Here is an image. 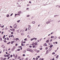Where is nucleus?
Wrapping results in <instances>:
<instances>
[{"label":"nucleus","instance_id":"f257e3e1","mask_svg":"<svg viewBox=\"0 0 60 60\" xmlns=\"http://www.w3.org/2000/svg\"><path fill=\"white\" fill-rule=\"evenodd\" d=\"M28 27H29L28 28V30H30V29H31V26L29 25L28 26Z\"/></svg>","mask_w":60,"mask_h":60},{"label":"nucleus","instance_id":"f03ea898","mask_svg":"<svg viewBox=\"0 0 60 60\" xmlns=\"http://www.w3.org/2000/svg\"><path fill=\"white\" fill-rule=\"evenodd\" d=\"M15 48H16V46H14L13 48L11 50L12 51H13L15 49Z\"/></svg>","mask_w":60,"mask_h":60},{"label":"nucleus","instance_id":"7ed1b4c3","mask_svg":"<svg viewBox=\"0 0 60 60\" xmlns=\"http://www.w3.org/2000/svg\"><path fill=\"white\" fill-rule=\"evenodd\" d=\"M30 52H32V53H33V52H34V51H33V50L32 49H30Z\"/></svg>","mask_w":60,"mask_h":60},{"label":"nucleus","instance_id":"20e7f679","mask_svg":"<svg viewBox=\"0 0 60 60\" xmlns=\"http://www.w3.org/2000/svg\"><path fill=\"white\" fill-rule=\"evenodd\" d=\"M17 27V26L16 25V24H15L14 26V28H15Z\"/></svg>","mask_w":60,"mask_h":60},{"label":"nucleus","instance_id":"39448f33","mask_svg":"<svg viewBox=\"0 0 60 60\" xmlns=\"http://www.w3.org/2000/svg\"><path fill=\"white\" fill-rule=\"evenodd\" d=\"M35 51H36L37 53H39L40 52V50H35Z\"/></svg>","mask_w":60,"mask_h":60},{"label":"nucleus","instance_id":"423d86ee","mask_svg":"<svg viewBox=\"0 0 60 60\" xmlns=\"http://www.w3.org/2000/svg\"><path fill=\"white\" fill-rule=\"evenodd\" d=\"M46 43H45V44H44V46H47V45L46 44Z\"/></svg>","mask_w":60,"mask_h":60},{"label":"nucleus","instance_id":"0eeeda50","mask_svg":"<svg viewBox=\"0 0 60 60\" xmlns=\"http://www.w3.org/2000/svg\"><path fill=\"white\" fill-rule=\"evenodd\" d=\"M30 49L28 48L27 49V51H30Z\"/></svg>","mask_w":60,"mask_h":60},{"label":"nucleus","instance_id":"6e6552de","mask_svg":"<svg viewBox=\"0 0 60 60\" xmlns=\"http://www.w3.org/2000/svg\"><path fill=\"white\" fill-rule=\"evenodd\" d=\"M48 53H49V51L48 50H47L46 51V54H47Z\"/></svg>","mask_w":60,"mask_h":60},{"label":"nucleus","instance_id":"1a4fd4ad","mask_svg":"<svg viewBox=\"0 0 60 60\" xmlns=\"http://www.w3.org/2000/svg\"><path fill=\"white\" fill-rule=\"evenodd\" d=\"M53 45H51L49 46V47L50 48H52V47H53Z\"/></svg>","mask_w":60,"mask_h":60},{"label":"nucleus","instance_id":"9d476101","mask_svg":"<svg viewBox=\"0 0 60 60\" xmlns=\"http://www.w3.org/2000/svg\"><path fill=\"white\" fill-rule=\"evenodd\" d=\"M50 22V21H48V22H46L47 24H49V23Z\"/></svg>","mask_w":60,"mask_h":60},{"label":"nucleus","instance_id":"9b49d317","mask_svg":"<svg viewBox=\"0 0 60 60\" xmlns=\"http://www.w3.org/2000/svg\"><path fill=\"white\" fill-rule=\"evenodd\" d=\"M14 41H12L11 42V44H13V43H14Z\"/></svg>","mask_w":60,"mask_h":60},{"label":"nucleus","instance_id":"f8f14e48","mask_svg":"<svg viewBox=\"0 0 60 60\" xmlns=\"http://www.w3.org/2000/svg\"><path fill=\"white\" fill-rule=\"evenodd\" d=\"M34 40H35V41H36L37 39V38H33Z\"/></svg>","mask_w":60,"mask_h":60},{"label":"nucleus","instance_id":"ddd939ff","mask_svg":"<svg viewBox=\"0 0 60 60\" xmlns=\"http://www.w3.org/2000/svg\"><path fill=\"white\" fill-rule=\"evenodd\" d=\"M0 27H2V28H4V25H3L2 26H1Z\"/></svg>","mask_w":60,"mask_h":60},{"label":"nucleus","instance_id":"4468645a","mask_svg":"<svg viewBox=\"0 0 60 60\" xmlns=\"http://www.w3.org/2000/svg\"><path fill=\"white\" fill-rule=\"evenodd\" d=\"M6 16L7 17H9V14L7 15Z\"/></svg>","mask_w":60,"mask_h":60},{"label":"nucleus","instance_id":"2eb2a0df","mask_svg":"<svg viewBox=\"0 0 60 60\" xmlns=\"http://www.w3.org/2000/svg\"><path fill=\"white\" fill-rule=\"evenodd\" d=\"M21 46H24V45H24V44L23 45V44L22 43L21 44Z\"/></svg>","mask_w":60,"mask_h":60},{"label":"nucleus","instance_id":"dca6fc26","mask_svg":"<svg viewBox=\"0 0 60 60\" xmlns=\"http://www.w3.org/2000/svg\"><path fill=\"white\" fill-rule=\"evenodd\" d=\"M19 13V14H20L21 13V11H19L18 12Z\"/></svg>","mask_w":60,"mask_h":60},{"label":"nucleus","instance_id":"f3484780","mask_svg":"<svg viewBox=\"0 0 60 60\" xmlns=\"http://www.w3.org/2000/svg\"><path fill=\"white\" fill-rule=\"evenodd\" d=\"M54 38V36H52L51 37V39H52V38Z\"/></svg>","mask_w":60,"mask_h":60},{"label":"nucleus","instance_id":"a211bd4d","mask_svg":"<svg viewBox=\"0 0 60 60\" xmlns=\"http://www.w3.org/2000/svg\"><path fill=\"white\" fill-rule=\"evenodd\" d=\"M52 49V48H50L49 49V50H50V51Z\"/></svg>","mask_w":60,"mask_h":60},{"label":"nucleus","instance_id":"6ab92c4d","mask_svg":"<svg viewBox=\"0 0 60 60\" xmlns=\"http://www.w3.org/2000/svg\"><path fill=\"white\" fill-rule=\"evenodd\" d=\"M20 21V20H18L17 21V23H19V22Z\"/></svg>","mask_w":60,"mask_h":60},{"label":"nucleus","instance_id":"aec40b11","mask_svg":"<svg viewBox=\"0 0 60 60\" xmlns=\"http://www.w3.org/2000/svg\"><path fill=\"white\" fill-rule=\"evenodd\" d=\"M17 51H20V49H19L17 50Z\"/></svg>","mask_w":60,"mask_h":60},{"label":"nucleus","instance_id":"412c9836","mask_svg":"<svg viewBox=\"0 0 60 60\" xmlns=\"http://www.w3.org/2000/svg\"><path fill=\"white\" fill-rule=\"evenodd\" d=\"M18 57V55L17 54H16V56H15V58H17Z\"/></svg>","mask_w":60,"mask_h":60},{"label":"nucleus","instance_id":"4be33fe9","mask_svg":"<svg viewBox=\"0 0 60 60\" xmlns=\"http://www.w3.org/2000/svg\"><path fill=\"white\" fill-rule=\"evenodd\" d=\"M18 59H20V57L19 56L18 57Z\"/></svg>","mask_w":60,"mask_h":60},{"label":"nucleus","instance_id":"5701e85b","mask_svg":"<svg viewBox=\"0 0 60 60\" xmlns=\"http://www.w3.org/2000/svg\"><path fill=\"white\" fill-rule=\"evenodd\" d=\"M33 40H34V38H32L30 39V41H33Z\"/></svg>","mask_w":60,"mask_h":60},{"label":"nucleus","instance_id":"b1692460","mask_svg":"<svg viewBox=\"0 0 60 60\" xmlns=\"http://www.w3.org/2000/svg\"><path fill=\"white\" fill-rule=\"evenodd\" d=\"M34 42H33L32 43V45H34Z\"/></svg>","mask_w":60,"mask_h":60},{"label":"nucleus","instance_id":"393cba45","mask_svg":"<svg viewBox=\"0 0 60 60\" xmlns=\"http://www.w3.org/2000/svg\"><path fill=\"white\" fill-rule=\"evenodd\" d=\"M4 57H7V55L6 54L5 55H4Z\"/></svg>","mask_w":60,"mask_h":60},{"label":"nucleus","instance_id":"a878e982","mask_svg":"<svg viewBox=\"0 0 60 60\" xmlns=\"http://www.w3.org/2000/svg\"><path fill=\"white\" fill-rule=\"evenodd\" d=\"M30 15H27V17H30Z\"/></svg>","mask_w":60,"mask_h":60},{"label":"nucleus","instance_id":"bb28decb","mask_svg":"<svg viewBox=\"0 0 60 60\" xmlns=\"http://www.w3.org/2000/svg\"><path fill=\"white\" fill-rule=\"evenodd\" d=\"M56 38H57V37H54V40L56 39Z\"/></svg>","mask_w":60,"mask_h":60},{"label":"nucleus","instance_id":"cd10ccee","mask_svg":"<svg viewBox=\"0 0 60 60\" xmlns=\"http://www.w3.org/2000/svg\"><path fill=\"white\" fill-rule=\"evenodd\" d=\"M10 58V56L8 57V59H9V58Z\"/></svg>","mask_w":60,"mask_h":60},{"label":"nucleus","instance_id":"c85d7f7f","mask_svg":"<svg viewBox=\"0 0 60 60\" xmlns=\"http://www.w3.org/2000/svg\"><path fill=\"white\" fill-rule=\"evenodd\" d=\"M58 56H59V55H57L56 56V58H58Z\"/></svg>","mask_w":60,"mask_h":60},{"label":"nucleus","instance_id":"c756f323","mask_svg":"<svg viewBox=\"0 0 60 60\" xmlns=\"http://www.w3.org/2000/svg\"><path fill=\"white\" fill-rule=\"evenodd\" d=\"M22 43H24V41L23 40H22L21 41Z\"/></svg>","mask_w":60,"mask_h":60},{"label":"nucleus","instance_id":"7c9ffc66","mask_svg":"<svg viewBox=\"0 0 60 60\" xmlns=\"http://www.w3.org/2000/svg\"><path fill=\"white\" fill-rule=\"evenodd\" d=\"M10 43H11V42H9L8 43H7V44H10Z\"/></svg>","mask_w":60,"mask_h":60},{"label":"nucleus","instance_id":"2f4dec72","mask_svg":"<svg viewBox=\"0 0 60 60\" xmlns=\"http://www.w3.org/2000/svg\"><path fill=\"white\" fill-rule=\"evenodd\" d=\"M23 52L24 53H26V50H24V51H23Z\"/></svg>","mask_w":60,"mask_h":60},{"label":"nucleus","instance_id":"473e14b6","mask_svg":"<svg viewBox=\"0 0 60 60\" xmlns=\"http://www.w3.org/2000/svg\"><path fill=\"white\" fill-rule=\"evenodd\" d=\"M35 45H33V48H35Z\"/></svg>","mask_w":60,"mask_h":60},{"label":"nucleus","instance_id":"72a5a7b5","mask_svg":"<svg viewBox=\"0 0 60 60\" xmlns=\"http://www.w3.org/2000/svg\"><path fill=\"white\" fill-rule=\"evenodd\" d=\"M6 59H7V58H5L3 59V60H6Z\"/></svg>","mask_w":60,"mask_h":60},{"label":"nucleus","instance_id":"f704fd0d","mask_svg":"<svg viewBox=\"0 0 60 60\" xmlns=\"http://www.w3.org/2000/svg\"><path fill=\"white\" fill-rule=\"evenodd\" d=\"M35 22H32V23L33 24H35Z\"/></svg>","mask_w":60,"mask_h":60},{"label":"nucleus","instance_id":"c9c22d12","mask_svg":"<svg viewBox=\"0 0 60 60\" xmlns=\"http://www.w3.org/2000/svg\"><path fill=\"white\" fill-rule=\"evenodd\" d=\"M29 48H32V46H31V45H30L29 46Z\"/></svg>","mask_w":60,"mask_h":60},{"label":"nucleus","instance_id":"e433bc0d","mask_svg":"<svg viewBox=\"0 0 60 60\" xmlns=\"http://www.w3.org/2000/svg\"><path fill=\"white\" fill-rule=\"evenodd\" d=\"M5 35H4L3 37V38H5Z\"/></svg>","mask_w":60,"mask_h":60},{"label":"nucleus","instance_id":"4c0bfd02","mask_svg":"<svg viewBox=\"0 0 60 60\" xmlns=\"http://www.w3.org/2000/svg\"><path fill=\"white\" fill-rule=\"evenodd\" d=\"M4 42H5V43H6V42H7V41H6V40H4Z\"/></svg>","mask_w":60,"mask_h":60},{"label":"nucleus","instance_id":"58836bf2","mask_svg":"<svg viewBox=\"0 0 60 60\" xmlns=\"http://www.w3.org/2000/svg\"><path fill=\"white\" fill-rule=\"evenodd\" d=\"M21 34L22 35H24V33H22Z\"/></svg>","mask_w":60,"mask_h":60},{"label":"nucleus","instance_id":"ea45409f","mask_svg":"<svg viewBox=\"0 0 60 60\" xmlns=\"http://www.w3.org/2000/svg\"><path fill=\"white\" fill-rule=\"evenodd\" d=\"M55 54V53L54 52H53L52 53V55H54Z\"/></svg>","mask_w":60,"mask_h":60},{"label":"nucleus","instance_id":"a19ab883","mask_svg":"<svg viewBox=\"0 0 60 60\" xmlns=\"http://www.w3.org/2000/svg\"><path fill=\"white\" fill-rule=\"evenodd\" d=\"M49 40H47L46 41V42H49Z\"/></svg>","mask_w":60,"mask_h":60},{"label":"nucleus","instance_id":"79ce46f5","mask_svg":"<svg viewBox=\"0 0 60 60\" xmlns=\"http://www.w3.org/2000/svg\"><path fill=\"white\" fill-rule=\"evenodd\" d=\"M16 40H19V39L18 38H16Z\"/></svg>","mask_w":60,"mask_h":60},{"label":"nucleus","instance_id":"37998d69","mask_svg":"<svg viewBox=\"0 0 60 60\" xmlns=\"http://www.w3.org/2000/svg\"><path fill=\"white\" fill-rule=\"evenodd\" d=\"M12 30L13 31H14L15 30V29L14 28H13Z\"/></svg>","mask_w":60,"mask_h":60},{"label":"nucleus","instance_id":"c03bdc74","mask_svg":"<svg viewBox=\"0 0 60 60\" xmlns=\"http://www.w3.org/2000/svg\"><path fill=\"white\" fill-rule=\"evenodd\" d=\"M7 40H9V38H7Z\"/></svg>","mask_w":60,"mask_h":60},{"label":"nucleus","instance_id":"a18cd8bd","mask_svg":"<svg viewBox=\"0 0 60 60\" xmlns=\"http://www.w3.org/2000/svg\"><path fill=\"white\" fill-rule=\"evenodd\" d=\"M27 40V38H25L24 39V41H27V40Z\"/></svg>","mask_w":60,"mask_h":60},{"label":"nucleus","instance_id":"49530a36","mask_svg":"<svg viewBox=\"0 0 60 60\" xmlns=\"http://www.w3.org/2000/svg\"><path fill=\"white\" fill-rule=\"evenodd\" d=\"M4 32L3 31V32H2V33H1V34L2 35H3V34H4Z\"/></svg>","mask_w":60,"mask_h":60},{"label":"nucleus","instance_id":"de8ad7c7","mask_svg":"<svg viewBox=\"0 0 60 60\" xmlns=\"http://www.w3.org/2000/svg\"><path fill=\"white\" fill-rule=\"evenodd\" d=\"M35 45H37V43H34Z\"/></svg>","mask_w":60,"mask_h":60},{"label":"nucleus","instance_id":"09e8293b","mask_svg":"<svg viewBox=\"0 0 60 60\" xmlns=\"http://www.w3.org/2000/svg\"><path fill=\"white\" fill-rule=\"evenodd\" d=\"M9 55H7V57H9Z\"/></svg>","mask_w":60,"mask_h":60},{"label":"nucleus","instance_id":"8fccbe9b","mask_svg":"<svg viewBox=\"0 0 60 60\" xmlns=\"http://www.w3.org/2000/svg\"><path fill=\"white\" fill-rule=\"evenodd\" d=\"M12 55H10V57H12Z\"/></svg>","mask_w":60,"mask_h":60},{"label":"nucleus","instance_id":"3c124183","mask_svg":"<svg viewBox=\"0 0 60 60\" xmlns=\"http://www.w3.org/2000/svg\"><path fill=\"white\" fill-rule=\"evenodd\" d=\"M22 56H25V54H23V55H22Z\"/></svg>","mask_w":60,"mask_h":60},{"label":"nucleus","instance_id":"603ef678","mask_svg":"<svg viewBox=\"0 0 60 60\" xmlns=\"http://www.w3.org/2000/svg\"><path fill=\"white\" fill-rule=\"evenodd\" d=\"M11 34H13V32H11Z\"/></svg>","mask_w":60,"mask_h":60},{"label":"nucleus","instance_id":"864d4df0","mask_svg":"<svg viewBox=\"0 0 60 60\" xmlns=\"http://www.w3.org/2000/svg\"><path fill=\"white\" fill-rule=\"evenodd\" d=\"M45 49L46 50H47V49H48V47H47L45 48Z\"/></svg>","mask_w":60,"mask_h":60},{"label":"nucleus","instance_id":"5fc2aeb1","mask_svg":"<svg viewBox=\"0 0 60 60\" xmlns=\"http://www.w3.org/2000/svg\"><path fill=\"white\" fill-rule=\"evenodd\" d=\"M13 15V13H12L10 15V16H11Z\"/></svg>","mask_w":60,"mask_h":60},{"label":"nucleus","instance_id":"6e6d98bb","mask_svg":"<svg viewBox=\"0 0 60 60\" xmlns=\"http://www.w3.org/2000/svg\"><path fill=\"white\" fill-rule=\"evenodd\" d=\"M15 56V54H13V56H14H14Z\"/></svg>","mask_w":60,"mask_h":60},{"label":"nucleus","instance_id":"4d7b16f0","mask_svg":"<svg viewBox=\"0 0 60 60\" xmlns=\"http://www.w3.org/2000/svg\"><path fill=\"white\" fill-rule=\"evenodd\" d=\"M28 58H26V60H28Z\"/></svg>","mask_w":60,"mask_h":60},{"label":"nucleus","instance_id":"13d9d810","mask_svg":"<svg viewBox=\"0 0 60 60\" xmlns=\"http://www.w3.org/2000/svg\"><path fill=\"white\" fill-rule=\"evenodd\" d=\"M0 41H1L2 40V38H0Z\"/></svg>","mask_w":60,"mask_h":60},{"label":"nucleus","instance_id":"bf43d9fd","mask_svg":"<svg viewBox=\"0 0 60 60\" xmlns=\"http://www.w3.org/2000/svg\"><path fill=\"white\" fill-rule=\"evenodd\" d=\"M27 28H26V30H25V31H27Z\"/></svg>","mask_w":60,"mask_h":60},{"label":"nucleus","instance_id":"052dcab7","mask_svg":"<svg viewBox=\"0 0 60 60\" xmlns=\"http://www.w3.org/2000/svg\"><path fill=\"white\" fill-rule=\"evenodd\" d=\"M18 45V44H16L15 45V46H17Z\"/></svg>","mask_w":60,"mask_h":60},{"label":"nucleus","instance_id":"680f3d73","mask_svg":"<svg viewBox=\"0 0 60 60\" xmlns=\"http://www.w3.org/2000/svg\"><path fill=\"white\" fill-rule=\"evenodd\" d=\"M42 39V38H41V39H40V41H41V40Z\"/></svg>","mask_w":60,"mask_h":60},{"label":"nucleus","instance_id":"e2e57ef3","mask_svg":"<svg viewBox=\"0 0 60 60\" xmlns=\"http://www.w3.org/2000/svg\"><path fill=\"white\" fill-rule=\"evenodd\" d=\"M40 57V56H38V58H39Z\"/></svg>","mask_w":60,"mask_h":60},{"label":"nucleus","instance_id":"0e129e2a","mask_svg":"<svg viewBox=\"0 0 60 60\" xmlns=\"http://www.w3.org/2000/svg\"><path fill=\"white\" fill-rule=\"evenodd\" d=\"M57 16V15H54V17H56V16Z\"/></svg>","mask_w":60,"mask_h":60},{"label":"nucleus","instance_id":"69168bd1","mask_svg":"<svg viewBox=\"0 0 60 60\" xmlns=\"http://www.w3.org/2000/svg\"><path fill=\"white\" fill-rule=\"evenodd\" d=\"M41 60H44V59L43 58H42L41 59Z\"/></svg>","mask_w":60,"mask_h":60},{"label":"nucleus","instance_id":"338daca9","mask_svg":"<svg viewBox=\"0 0 60 60\" xmlns=\"http://www.w3.org/2000/svg\"><path fill=\"white\" fill-rule=\"evenodd\" d=\"M13 35H12L11 36V37H12V36H13Z\"/></svg>","mask_w":60,"mask_h":60},{"label":"nucleus","instance_id":"774afa93","mask_svg":"<svg viewBox=\"0 0 60 60\" xmlns=\"http://www.w3.org/2000/svg\"><path fill=\"white\" fill-rule=\"evenodd\" d=\"M10 49H11L10 48H9L8 49V50H10Z\"/></svg>","mask_w":60,"mask_h":60}]
</instances>
